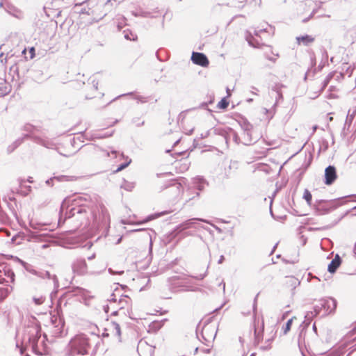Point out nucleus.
<instances>
[{
    "label": "nucleus",
    "instance_id": "20e7f679",
    "mask_svg": "<svg viewBox=\"0 0 356 356\" xmlns=\"http://www.w3.org/2000/svg\"><path fill=\"white\" fill-rule=\"evenodd\" d=\"M336 168L333 165H329L325 170V184L326 185L332 184L337 179Z\"/></svg>",
    "mask_w": 356,
    "mask_h": 356
},
{
    "label": "nucleus",
    "instance_id": "9b49d317",
    "mask_svg": "<svg viewBox=\"0 0 356 356\" xmlns=\"http://www.w3.org/2000/svg\"><path fill=\"white\" fill-rule=\"evenodd\" d=\"M78 213L79 214L77 216H74L72 219V220H80V225H88L90 224V222L86 219V216H87V213L86 211H79Z\"/></svg>",
    "mask_w": 356,
    "mask_h": 356
},
{
    "label": "nucleus",
    "instance_id": "2eb2a0df",
    "mask_svg": "<svg viewBox=\"0 0 356 356\" xmlns=\"http://www.w3.org/2000/svg\"><path fill=\"white\" fill-rule=\"evenodd\" d=\"M303 197L307 201L308 204H311L312 199V195L311 193L308 190L306 189L305 191L304 195H303Z\"/></svg>",
    "mask_w": 356,
    "mask_h": 356
},
{
    "label": "nucleus",
    "instance_id": "c756f323",
    "mask_svg": "<svg viewBox=\"0 0 356 356\" xmlns=\"http://www.w3.org/2000/svg\"><path fill=\"white\" fill-rule=\"evenodd\" d=\"M329 120H332V117H329Z\"/></svg>",
    "mask_w": 356,
    "mask_h": 356
},
{
    "label": "nucleus",
    "instance_id": "a211bd4d",
    "mask_svg": "<svg viewBox=\"0 0 356 356\" xmlns=\"http://www.w3.org/2000/svg\"><path fill=\"white\" fill-rule=\"evenodd\" d=\"M130 161L128 162V163H126L124 164H122L120 165L116 170H115V172H118L121 170H122L123 169H124L129 164Z\"/></svg>",
    "mask_w": 356,
    "mask_h": 356
},
{
    "label": "nucleus",
    "instance_id": "aec40b11",
    "mask_svg": "<svg viewBox=\"0 0 356 356\" xmlns=\"http://www.w3.org/2000/svg\"><path fill=\"white\" fill-rule=\"evenodd\" d=\"M34 301L35 302V303L37 305H40V304H42L44 300L41 297V298H34Z\"/></svg>",
    "mask_w": 356,
    "mask_h": 356
},
{
    "label": "nucleus",
    "instance_id": "a878e982",
    "mask_svg": "<svg viewBox=\"0 0 356 356\" xmlns=\"http://www.w3.org/2000/svg\"><path fill=\"white\" fill-rule=\"evenodd\" d=\"M123 272H124V271L122 270V271H120V272H115L114 273L122 274V273H123Z\"/></svg>",
    "mask_w": 356,
    "mask_h": 356
},
{
    "label": "nucleus",
    "instance_id": "f8f14e48",
    "mask_svg": "<svg viewBox=\"0 0 356 356\" xmlns=\"http://www.w3.org/2000/svg\"><path fill=\"white\" fill-rule=\"evenodd\" d=\"M11 92V86L6 80L0 83V95H6Z\"/></svg>",
    "mask_w": 356,
    "mask_h": 356
},
{
    "label": "nucleus",
    "instance_id": "cd10ccee",
    "mask_svg": "<svg viewBox=\"0 0 356 356\" xmlns=\"http://www.w3.org/2000/svg\"><path fill=\"white\" fill-rule=\"evenodd\" d=\"M26 49H24L23 50V51H22V54H26Z\"/></svg>",
    "mask_w": 356,
    "mask_h": 356
},
{
    "label": "nucleus",
    "instance_id": "dca6fc26",
    "mask_svg": "<svg viewBox=\"0 0 356 356\" xmlns=\"http://www.w3.org/2000/svg\"><path fill=\"white\" fill-rule=\"evenodd\" d=\"M229 105V102L225 99H222L218 104V108L221 109H225Z\"/></svg>",
    "mask_w": 356,
    "mask_h": 356
},
{
    "label": "nucleus",
    "instance_id": "2f4dec72",
    "mask_svg": "<svg viewBox=\"0 0 356 356\" xmlns=\"http://www.w3.org/2000/svg\"><path fill=\"white\" fill-rule=\"evenodd\" d=\"M4 1H5V2H7V1H8V0H4Z\"/></svg>",
    "mask_w": 356,
    "mask_h": 356
},
{
    "label": "nucleus",
    "instance_id": "412c9836",
    "mask_svg": "<svg viewBox=\"0 0 356 356\" xmlns=\"http://www.w3.org/2000/svg\"><path fill=\"white\" fill-rule=\"evenodd\" d=\"M318 129H321L323 131H327L325 128H323V127L320 128L317 125H315V126L313 127V131H316Z\"/></svg>",
    "mask_w": 356,
    "mask_h": 356
},
{
    "label": "nucleus",
    "instance_id": "6e6552de",
    "mask_svg": "<svg viewBox=\"0 0 356 356\" xmlns=\"http://www.w3.org/2000/svg\"><path fill=\"white\" fill-rule=\"evenodd\" d=\"M234 140L237 143L250 145L252 143L251 135H234Z\"/></svg>",
    "mask_w": 356,
    "mask_h": 356
},
{
    "label": "nucleus",
    "instance_id": "f3484780",
    "mask_svg": "<svg viewBox=\"0 0 356 356\" xmlns=\"http://www.w3.org/2000/svg\"><path fill=\"white\" fill-rule=\"evenodd\" d=\"M112 326L114 327V329L115 330V333L118 336H120L121 334V332H120V326L117 323H113L112 324Z\"/></svg>",
    "mask_w": 356,
    "mask_h": 356
},
{
    "label": "nucleus",
    "instance_id": "f257e3e1",
    "mask_svg": "<svg viewBox=\"0 0 356 356\" xmlns=\"http://www.w3.org/2000/svg\"><path fill=\"white\" fill-rule=\"evenodd\" d=\"M40 327L36 324L29 326L26 330L29 346L37 354L42 355L47 351L46 335L41 337Z\"/></svg>",
    "mask_w": 356,
    "mask_h": 356
},
{
    "label": "nucleus",
    "instance_id": "f03ea898",
    "mask_svg": "<svg viewBox=\"0 0 356 356\" xmlns=\"http://www.w3.org/2000/svg\"><path fill=\"white\" fill-rule=\"evenodd\" d=\"M90 339L83 334L75 335L69 342L68 350L82 353H89Z\"/></svg>",
    "mask_w": 356,
    "mask_h": 356
},
{
    "label": "nucleus",
    "instance_id": "4be33fe9",
    "mask_svg": "<svg viewBox=\"0 0 356 356\" xmlns=\"http://www.w3.org/2000/svg\"><path fill=\"white\" fill-rule=\"evenodd\" d=\"M289 330V320L286 323V328L284 330V333L286 334Z\"/></svg>",
    "mask_w": 356,
    "mask_h": 356
},
{
    "label": "nucleus",
    "instance_id": "423d86ee",
    "mask_svg": "<svg viewBox=\"0 0 356 356\" xmlns=\"http://www.w3.org/2000/svg\"><path fill=\"white\" fill-rule=\"evenodd\" d=\"M322 307H323L326 314H331L334 312L337 308V300L333 298H327L322 300Z\"/></svg>",
    "mask_w": 356,
    "mask_h": 356
},
{
    "label": "nucleus",
    "instance_id": "bb28decb",
    "mask_svg": "<svg viewBox=\"0 0 356 356\" xmlns=\"http://www.w3.org/2000/svg\"><path fill=\"white\" fill-rule=\"evenodd\" d=\"M4 232H6V234H7V236H9V235H10V234H9V232H8V231H7V230H5Z\"/></svg>",
    "mask_w": 356,
    "mask_h": 356
},
{
    "label": "nucleus",
    "instance_id": "ddd939ff",
    "mask_svg": "<svg viewBox=\"0 0 356 356\" xmlns=\"http://www.w3.org/2000/svg\"><path fill=\"white\" fill-rule=\"evenodd\" d=\"M67 356H89V353H82V352L68 350Z\"/></svg>",
    "mask_w": 356,
    "mask_h": 356
},
{
    "label": "nucleus",
    "instance_id": "0eeeda50",
    "mask_svg": "<svg viewBox=\"0 0 356 356\" xmlns=\"http://www.w3.org/2000/svg\"><path fill=\"white\" fill-rule=\"evenodd\" d=\"M298 45L308 46L314 41V38L309 35L298 36L296 38Z\"/></svg>",
    "mask_w": 356,
    "mask_h": 356
},
{
    "label": "nucleus",
    "instance_id": "4468645a",
    "mask_svg": "<svg viewBox=\"0 0 356 356\" xmlns=\"http://www.w3.org/2000/svg\"><path fill=\"white\" fill-rule=\"evenodd\" d=\"M8 291L6 288H0V302H1L8 296Z\"/></svg>",
    "mask_w": 356,
    "mask_h": 356
},
{
    "label": "nucleus",
    "instance_id": "7ed1b4c3",
    "mask_svg": "<svg viewBox=\"0 0 356 356\" xmlns=\"http://www.w3.org/2000/svg\"><path fill=\"white\" fill-rule=\"evenodd\" d=\"M92 222L100 225L109 221V213L105 207L95 205L92 210Z\"/></svg>",
    "mask_w": 356,
    "mask_h": 356
},
{
    "label": "nucleus",
    "instance_id": "5701e85b",
    "mask_svg": "<svg viewBox=\"0 0 356 356\" xmlns=\"http://www.w3.org/2000/svg\"><path fill=\"white\" fill-rule=\"evenodd\" d=\"M199 220V221H202V222H207L208 223L209 222L205 220H203V219H201V218H193V219H191V220Z\"/></svg>",
    "mask_w": 356,
    "mask_h": 356
},
{
    "label": "nucleus",
    "instance_id": "7c9ffc66",
    "mask_svg": "<svg viewBox=\"0 0 356 356\" xmlns=\"http://www.w3.org/2000/svg\"><path fill=\"white\" fill-rule=\"evenodd\" d=\"M15 239V237H13L12 241H14Z\"/></svg>",
    "mask_w": 356,
    "mask_h": 356
},
{
    "label": "nucleus",
    "instance_id": "1a4fd4ad",
    "mask_svg": "<svg viewBox=\"0 0 356 356\" xmlns=\"http://www.w3.org/2000/svg\"><path fill=\"white\" fill-rule=\"evenodd\" d=\"M189 162L186 159H181L175 163V168L179 173H183L189 168Z\"/></svg>",
    "mask_w": 356,
    "mask_h": 356
},
{
    "label": "nucleus",
    "instance_id": "9d476101",
    "mask_svg": "<svg viewBox=\"0 0 356 356\" xmlns=\"http://www.w3.org/2000/svg\"><path fill=\"white\" fill-rule=\"evenodd\" d=\"M341 260L338 254H336L334 258L332 260L328 265V271L331 273H334L341 265Z\"/></svg>",
    "mask_w": 356,
    "mask_h": 356
},
{
    "label": "nucleus",
    "instance_id": "6ab92c4d",
    "mask_svg": "<svg viewBox=\"0 0 356 356\" xmlns=\"http://www.w3.org/2000/svg\"><path fill=\"white\" fill-rule=\"evenodd\" d=\"M35 48L31 47L29 49L30 59H33L35 57Z\"/></svg>",
    "mask_w": 356,
    "mask_h": 356
},
{
    "label": "nucleus",
    "instance_id": "c85d7f7f",
    "mask_svg": "<svg viewBox=\"0 0 356 356\" xmlns=\"http://www.w3.org/2000/svg\"><path fill=\"white\" fill-rule=\"evenodd\" d=\"M249 44H250L251 45L254 47V45L253 44H252V42L250 41H249Z\"/></svg>",
    "mask_w": 356,
    "mask_h": 356
},
{
    "label": "nucleus",
    "instance_id": "39448f33",
    "mask_svg": "<svg viewBox=\"0 0 356 356\" xmlns=\"http://www.w3.org/2000/svg\"><path fill=\"white\" fill-rule=\"evenodd\" d=\"M191 60L193 63L202 67H207L209 64L207 57L202 53L193 52L191 56Z\"/></svg>",
    "mask_w": 356,
    "mask_h": 356
},
{
    "label": "nucleus",
    "instance_id": "393cba45",
    "mask_svg": "<svg viewBox=\"0 0 356 356\" xmlns=\"http://www.w3.org/2000/svg\"><path fill=\"white\" fill-rule=\"evenodd\" d=\"M352 332L353 334L356 333V327L353 328V330H352Z\"/></svg>",
    "mask_w": 356,
    "mask_h": 356
},
{
    "label": "nucleus",
    "instance_id": "b1692460",
    "mask_svg": "<svg viewBox=\"0 0 356 356\" xmlns=\"http://www.w3.org/2000/svg\"><path fill=\"white\" fill-rule=\"evenodd\" d=\"M173 184L171 185H175V184L179 186V187H181V184L176 181V180H172Z\"/></svg>",
    "mask_w": 356,
    "mask_h": 356
}]
</instances>
